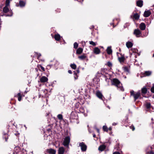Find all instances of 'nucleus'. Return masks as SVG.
<instances>
[{
  "label": "nucleus",
  "instance_id": "36",
  "mask_svg": "<svg viewBox=\"0 0 154 154\" xmlns=\"http://www.w3.org/2000/svg\"><path fill=\"white\" fill-rule=\"evenodd\" d=\"M106 65H107L109 67H111L112 66V63L109 61L107 63V64Z\"/></svg>",
  "mask_w": 154,
  "mask_h": 154
},
{
  "label": "nucleus",
  "instance_id": "7",
  "mask_svg": "<svg viewBox=\"0 0 154 154\" xmlns=\"http://www.w3.org/2000/svg\"><path fill=\"white\" fill-rule=\"evenodd\" d=\"M79 146L81 147V149L82 151L84 152L86 151L87 146L83 142L80 143L79 144Z\"/></svg>",
  "mask_w": 154,
  "mask_h": 154
},
{
  "label": "nucleus",
  "instance_id": "52",
  "mask_svg": "<svg viewBox=\"0 0 154 154\" xmlns=\"http://www.w3.org/2000/svg\"><path fill=\"white\" fill-rule=\"evenodd\" d=\"M93 137L94 138L96 137V135L95 134H93Z\"/></svg>",
  "mask_w": 154,
  "mask_h": 154
},
{
  "label": "nucleus",
  "instance_id": "24",
  "mask_svg": "<svg viewBox=\"0 0 154 154\" xmlns=\"http://www.w3.org/2000/svg\"><path fill=\"white\" fill-rule=\"evenodd\" d=\"M13 15V13L12 11H11L9 12V14H4V13L2 14L0 16H5L6 17H11Z\"/></svg>",
  "mask_w": 154,
  "mask_h": 154
},
{
  "label": "nucleus",
  "instance_id": "23",
  "mask_svg": "<svg viewBox=\"0 0 154 154\" xmlns=\"http://www.w3.org/2000/svg\"><path fill=\"white\" fill-rule=\"evenodd\" d=\"M3 138L5 139V141L7 142L8 140V134L5 133L3 132Z\"/></svg>",
  "mask_w": 154,
  "mask_h": 154
},
{
  "label": "nucleus",
  "instance_id": "16",
  "mask_svg": "<svg viewBox=\"0 0 154 154\" xmlns=\"http://www.w3.org/2000/svg\"><path fill=\"white\" fill-rule=\"evenodd\" d=\"M47 151L49 154H55L56 150L52 149H47Z\"/></svg>",
  "mask_w": 154,
  "mask_h": 154
},
{
  "label": "nucleus",
  "instance_id": "20",
  "mask_svg": "<svg viewBox=\"0 0 154 154\" xmlns=\"http://www.w3.org/2000/svg\"><path fill=\"white\" fill-rule=\"evenodd\" d=\"M106 52L107 53L109 54H111L112 52V50L111 49V47H108L106 49Z\"/></svg>",
  "mask_w": 154,
  "mask_h": 154
},
{
  "label": "nucleus",
  "instance_id": "46",
  "mask_svg": "<svg viewBox=\"0 0 154 154\" xmlns=\"http://www.w3.org/2000/svg\"><path fill=\"white\" fill-rule=\"evenodd\" d=\"M68 72L69 74H72V72L71 70H68Z\"/></svg>",
  "mask_w": 154,
  "mask_h": 154
},
{
  "label": "nucleus",
  "instance_id": "43",
  "mask_svg": "<svg viewBox=\"0 0 154 154\" xmlns=\"http://www.w3.org/2000/svg\"><path fill=\"white\" fill-rule=\"evenodd\" d=\"M36 53L37 54V55H38V58H39V57L41 56V55L40 54V53Z\"/></svg>",
  "mask_w": 154,
  "mask_h": 154
},
{
  "label": "nucleus",
  "instance_id": "1",
  "mask_svg": "<svg viewBox=\"0 0 154 154\" xmlns=\"http://www.w3.org/2000/svg\"><path fill=\"white\" fill-rule=\"evenodd\" d=\"M111 85H113L117 87L118 89L123 91L124 88L120 82L117 79L114 78L112 79L111 81Z\"/></svg>",
  "mask_w": 154,
  "mask_h": 154
},
{
  "label": "nucleus",
  "instance_id": "40",
  "mask_svg": "<svg viewBox=\"0 0 154 154\" xmlns=\"http://www.w3.org/2000/svg\"><path fill=\"white\" fill-rule=\"evenodd\" d=\"M80 105V103L79 102L76 103L75 104V107L76 108H78Z\"/></svg>",
  "mask_w": 154,
  "mask_h": 154
},
{
  "label": "nucleus",
  "instance_id": "49",
  "mask_svg": "<svg viewBox=\"0 0 154 154\" xmlns=\"http://www.w3.org/2000/svg\"><path fill=\"white\" fill-rule=\"evenodd\" d=\"M74 75H77V73H76L75 71H74Z\"/></svg>",
  "mask_w": 154,
  "mask_h": 154
},
{
  "label": "nucleus",
  "instance_id": "51",
  "mask_svg": "<svg viewBox=\"0 0 154 154\" xmlns=\"http://www.w3.org/2000/svg\"><path fill=\"white\" fill-rule=\"evenodd\" d=\"M76 72H77V73H79V69H78L76 70Z\"/></svg>",
  "mask_w": 154,
  "mask_h": 154
},
{
  "label": "nucleus",
  "instance_id": "48",
  "mask_svg": "<svg viewBox=\"0 0 154 154\" xmlns=\"http://www.w3.org/2000/svg\"><path fill=\"white\" fill-rule=\"evenodd\" d=\"M150 154H154V152L152 151H150L149 152Z\"/></svg>",
  "mask_w": 154,
  "mask_h": 154
},
{
  "label": "nucleus",
  "instance_id": "35",
  "mask_svg": "<svg viewBox=\"0 0 154 154\" xmlns=\"http://www.w3.org/2000/svg\"><path fill=\"white\" fill-rule=\"evenodd\" d=\"M78 44L76 42H75L74 44V48L75 49H77L78 47Z\"/></svg>",
  "mask_w": 154,
  "mask_h": 154
},
{
  "label": "nucleus",
  "instance_id": "28",
  "mask_svg": "<svg viewBox=\"0 0 154 154\" xmlns=\"http://www.w3.org/2000/svg\"><path fill=\"white\" fill-rule=\"evenodd\" d=\"M139 17L140 15L138 13H135L134 14L133 17L135 20H138L139 18Z\"/></svg>",
  "mask_w": 154,
  "mask_h": 154
},
{
  "label": "nucleus",
  "instance_id": "18",
  "mask_svg": "<svg viewBox=\"0 0 154 154\" xmlns=\"http://www.w3.org/2000/svg\"><path fill=\"white\" fill-rule=\"evenodd\" d=\"M3 12L5 13H7L8 12H9H9L11 11L9 10V9L8 7L5 6L3 8Z\"/></svg>",
  "mask_w": 154,
  "mask_h": 154
},
{
  "label": "nucleus",
  "instance_id": "32",
  "mask_svg": "<svg viewBox=\"0 0 154 154\" xmlns=\"http://www.w3.org/2000/svg\"><path fill=\"white\" fill-rule=\"evenodd\" d=\"M70 66L72 69H75L76 68V65L75 63L71 64Z\"/></svg>",
  "mask_w": 154,
  "mask_h": 154
},
{
  "label": "nucleus",
  "instance_id": "50",
  "mask_svg": "<svg viewBox=\"0 0 154 154\" xmlns=\"http://www.w3.org/2000/svg\"><path fill=\"white\" fill-rule=\"evenodd\" d=\"M108 129V130H109V131H111L112 130V128L111 127H110Z\"/></svg>",
  "mask_w": 154,
  "mask_h": 154
},
{
  "label": "nucleus",
  "instance_id": "17",
  "mask_svg": "<svg viewBox=\"0 0 154 154\" xmlns=\"http://www.w3.org/2000/svg\"><path fill=\"white\" fill-rule=\"evenodd\" d=\"M93 51L94 53L96 54H99L100 52V49L97 47L95 48Z\"/></svg>",
  "mask_w": 154,
  "mask_h": 154
},
{
  "label": "nucleus",
  "instance_id": "41",
  "mask_svg": "<svg viewBox=\"0 0 154 154\" xmlns=\"http://www.w3.org/2000/svg\"><path fill=\"white\" fill-rule=\"evenodd\" d=\"M55 64H54V65L55 66H58L59 64V62L58 61H57V60H56L55 61Z\"/></svg>",
  "mask_w": 154,
  "mask_h": 154
},
{
  "label": "nucleus",
  "instance_id": "26",
  "mask_svg": "<svg viewBox=\"0 0 154 154\" xmlns=\"http://www.w3.org/2000/svg\"><path fill=\"white\" fill-rule=\"evenodd\" d=\"M105 146L103 145L100 146L98 148V150L102 151L105 149Z\"/></svg>",
  "mask_w": 154,
  "mask_h": 154
},
{
  "label": "nucleus",
  "instance_id": "21",
  "mask_svg": "<svg viewBox=\"0 0 154 154\" xmlns=\"http://www.w3.org/2000/svg\"><path fill=\"white\" fill-rule=\"evenodd\" d=\"M83 49L80 48H79L76 50V54H80L83 52Z\"/></svg>",
  "mask_w": 154,
  "mask_h": 154
},
{
  "label": "nucleus",
  "instance_id": "47",
  "mask_svg": "<svg viewBox=\"0 0 154 154\" xmlns=\"http://www.w3.org/2000/svg\"><path fill=\"white\" fill-rule=\"evenodd\" d=\"M74 78L75 79H78V75H74Z\"/></svg>",
  "mask_w": 154,
  "mask_h": 154
},
{
  "label": "nucleus",
  "instance_id": "45",
  "mask_svg": "<svg viewBox=\"0 0 154 154\" xmlns=\"http://www.w3.org/2000/svg\"><path fill=\"white\" fill-rule=\"evenodd\" d=\"M131 128L132 129V131H134L135 129V128L133 126H131Z\"/></svg>",
  "mask_w": 154,
  "mask_h": 154
},
{
  "label": "nucleus",
  "instance_id": "31",
  "mask_svg": "<svg viewBox=\"0 0 154 154\" xmlns=\"http://www.w3.org/2000/svg\"><path fill=\"white\" fill-rule=\"evenodd\" d=\"M19 4L20 7H23L25 6V3L24 2L22 1L19 2Z\"/></svg>",
  "mask_w": 154,
  "mask_h": 154
},
{
  "label": "nucleus",
  "instance_id": "13",
  "mask_svg": "<svg viewBox=\"0 0 154 154\" xmlns=\"http://www.w3.org/2000/svg\"><path fill=\"white\" fill-rule=\"evenodd\" d=\"M151 14V13L149 10L145 11L143 14V16L145 17H149Z\"/></svg>",
  "mask_w": 154,
  "mask_h": 154
},
{
  "label": "nucleus",
  "instance_id": "60",
  "mask_svg": "<svg viewBox=\"0 0 154 154\" xmlns=\"http://www.w3.org/2000/svg\"><path fill=\"white\" fill-rule=\"evenodd\" d=\"M94 28V26H93V28Z\"/></svg>",
  "mask_w": 154,
  "mask_h": 154
},
{
  "label": "nucleus",
  "instance_id": "55",
  "mask_svg": "<svg viewBox=\"0 0 154 154\" xmlns=\"http://www.w3.org/2000/svg\"><path fill=\"white\" fill-rule=\"evenodd\" d=\"M116 125V124L115 123H113V124H112V125Z\"/></svg>",
  "mask_w": 154,
  "mask_h": 154
},
{
  "label": "nucleus",
  "instance_id": "4",
  "mask_svg": "<svg viewBox=\"0 0 154 154\" xmlns=\"http://www.w3.org/2000/svg\"><path fill=\"white\" fill-rule=\"evenodd\" d=\"M96 95L99 99L103 101L104 100L105 98L100 91H97L96 92Z\"/></svg>",
  "mask_w": 154,
  "mask_h": 154
},
{
  "label": "nucleus",
  "instance_id": "54",
  "mask_svg": "<svg viewBox=\"0 0 154 154\" xmlns=\"http://www.w3.org/2000/svg\"><path fill=\"white\" fill-rule=\"evenodd\" d=\"M48 131H51V130L50 129H49L48 130Z\"/></svg>",
  "mask_w": 154,
  "mask_h": 154
},
{
  "label": "nucleus",
  "instance_id": "6",
  "mask_svg": "<svg viewBox=\"0 0 154 154\" xmlns=\"http://www.w3.org/2000/svg\"><path fill=\"white\" fill-rule=\"evenodd\" d=\"M137 37H140L142 35L141 32L139 29H135L133 32Z\"/></svg>",
  "mask_w": 154,
  "mask_h": 154
},
{
  "label": "nucleus",
  "instance_id": "44",
  "mask_svg": "<svg viewBox=\"0 0 154 154\" xmlns=\"http://www.w3.org/2000/svg\"><path fill=\"white\" fill-rule=\"evenodd\" d=\"M113 154H120L119 152H115L113 153Z\"/></svg>",
  "mask_w": 154,
  "mask_h": 154
},
{
  "label": "nucleus",
  "instance_id": "34",
  "mask_svg": "<svg viewBox=\"0 0 154 154\" xmlns=\"http://www.w3.org/2000/svg\"><path fill=\"white\" fill-rule=\"evenodd\" d=\"M103 129L104 131H106V132H108V129L107 127L106 126H103Z\"/></svg>",
  "mask_w": 154,
  "mask_h": 154
},
{
  "label": "nucleus",
  "instance_id": "30",
  "mask_svg": "<svg viewBox=\"0 0 154 154\" xmlns=\"http://www.w3.org/2000/svg\"><path fill=\"white\" fill-rule=\"evenodd\" d=\"M38 67L40 69V70L41 69V70L42 71H45V69L44 67H43L42 66L39 65H38Z\"/></svg>",
  "mask_w": 154,
  "mask_h": 154
},
{
  "label": "nucleus",
  "instance_id": "11",
  "mask_svg": "<svg viewBox=\"0 0 154 154\" xmlns=\"http://www.w3.org/2000/svg\"><path fill=\"white\" fill-rule=\"evenodd\" d=\"M136 4L137 6L141 7L143 5V1L141 0H138L137 1Z\"/></svg>",
  "mask_w": 154,
  "mask_h": 154
},
{
  "label": "nucleus",
  "instance_id": "25",
  "mask_svg": "<svg viewBox=\"0 0 154 154\" xmlns=\"http://www.w3.org/2000/svg\"><path fill=\"white\" fill-rule=\"evenodd\" d=\"M151 74V72L150 71H146L144 72V76H149Z\"/></svg>",
  "mask_w": 154,
  "mask_h": 154
},
{
  "label": "nucleus",
  "instance_id": "39",
  "mask_svg": "<svg viewBox=\"0 0 154 154\" xmlns=\"http://www.w3.org/2000/svg\"><path fill=\"white\" fill-rule=\"evenodd\" d=\"M10 2L9 0H6V4L5 6L8 7L9 5Z\"/></svg>",
  "mask_w": 154,
  "mask_h": 154
},
{
  "label": "nucleus",
  "instance_id": "37",
  "mask_svg": "<svg viewBox=\"0 0 154 154\" xmlns=\"http://www.w3.org/2000/svg\"><path fill=\"white\" fill-rule=\"evenodd\" d=\"M57 118L60 120H61L63 119V116L61 114H59L57 115Z\"/></svg>",
  "mask_w": 154,
  "mask_h": 154
},
{
  "label": "nucleus",
  "instance_id": "15",
  "mask_svg": "<svg viewBox=\"0 0 154 154\" xmlns=\"http://www.w3.org/2000/svg\"><path fill=\"white\" fill-rule=\"evenodd\" d=\"M76 113L74 112H72L70 114V118L71 119H74L76 118Z\"/></svg>",
  "mask_w": 154,
  "mask_h": 154
},
{
  "label": "nucleus",
  "instance_id": "59",
  "mask_svg": "<svg viewBox=\"0 0 154 154\" xmlns=\"http://www.w3.org/2000/svg\"><path fill=\"white\" fill-rule=\"evenodd\" d=\"M151 120H153V118H152Z\"/></svg>",
  "mask_w": 154,
  "mask_h": 154
},
{
  "label": "nucleus",
  "instance_id": "10",
  "mask_svg": "<svg viewBox=\"0 0 154 154\" xmlns=\"http://www.w3.org/2000/svg\"><path fill=\"white\" fill-rule=\"evenodd\" d=\"M58 151V154H63L65 151V149L63 147H60L59 148Z\"/></svg>",
  "mask_w": 154,
  "mask_h": 154
},
{
  "label": "nucleus",
  "instance_id": "58",
  "mask_svg": "<svg viewBox=\"0 0 154 154\" xmlns=\"http://www.w3.org/2000/svg\"><path fill=\"white\" fill-rule=\"evenodd\" d=\"M48 114H48V113H46V116H48Z\"/></svg>",
  "mask_w": 154,
  "mask_h": 154
},
{
  "label": "nucleus",
  "instance_id": "12",
  "mask_svg": "<svg viewBox=\"0 0 154 154\" xmlns=\"http://www.w3.org/2000/svg\"><path fill=\"white\" fill-rule=\"evenodd\" d=\"M87 58V57L86 54H83L79 56L78 57V58L81 60H83Z\"/></svg>",
  "mask_w": 154,
  "mask_h": 154
},
{
  "label": "nucleus",
  "instance_id": "53",
  "mask_svg": "<svg viewBox=\"0 0 154 154\" xmlns=\"http://www.w3.org/2000/svg\"><path fill=\"white\" fill-rule=\"evenodd\" d=\"M96 130H97V132H98V133H99V130L98 129V128H97L96 129Z\"/></svg>",
  "mask_w": 154,
  "mask_h": 154
},
{
  "label": "nucleus",
  "instance_id": "5",
  "mask_svg": "<svg viewBox=\"0 0 154 154\" xmlns=\"http://www.w3.org/2000/svg\"><path fill=\"white\" fill-rule=\"evenodd\" d=\"M120 55V56H119V55L118 54V60L122 64L124 62L125 58V57L124 55H122L121 54H119Z\"/></svg>",
  "mask_w": 154,
  "mask_h": 154
},
{
  "label": "nucleus",
  "instance_id": "19",
  "mask_svg": "<svg viewBox=\"0 0 154 154\" xmlns=\"http://www.w3.org/2000/svg\"><path fill=\"white\" fill-rule=\"evenodd\" d=\"M147 88L145 87H143V88L141 89V92L142 94V95L143 96L144 94H145L147 92Z\"/></svg>",
  "mask_w": 154,
  "mask_h": 154
},
{
  "label": "nucleus",
  "instance_id": "14",
  "mask_svg": "<svg viewBox=\"0 0 154 154\" xmlns=\"http://www.w3.org/2000/svg\"><path fill=\"white\" fill-rule=\"evenodd\" d=\"M139 28L142 30H144L146 28V25L145 24L143 23H141L140 25Z\"/></svg>",
  "mask_w": 154,
  "mask_h": 154
},
{
  "label": "nucleus",
  "instance_id": "38",
  "mask_svg": "<svg viewBox=\"0 0 154 154\" xmlns=\"http://www.w3.org/2000/svg\"><path fill=\"white\" fill-rule=\"evenodd\" d=\"M89 43L91 45L94 46H95L96 45V44L95 42H93L92 41H89Z\"/></svg>",
  "mask_w": 154,
  "mask_h": 154
},
{
  "label": "nucleus",
  "instance_id": "57",
  "mask_svg": "<svg viewBox=\"0 0 154 154\" xmlns=\"http://www.w3.org/2000/svg\"><path fill=\"white\" fill-rule=\"evenodd\" d=\"M47 91V89H45L44 90V91Z\"/></svg>",
  "mask_w": 154,
  "mask_h": 154
},
{
  "label": "nucleus",
  "instance_id": "27",
  "mask_svg": "<svg viewBox=\"0 0 154 154\" xmlns=\"http://www.w3.org/2000/svg\"><path fill=\"white\" fill-rule=\"evenodd\" d=\"M60 38V35L58 34H56L54 35V38L57 41H59Z\"/></svg>",
  "mask_w": 154,
  "mask_h": 154
},
{
  "label": "nucleus",
  "instance_id": "33",
  "mask_svg": "<svg viewBox=\"0 0 154 154\" xmlns=\"http://www.w3.org/2000/svg\"><path fill=\"white\" fill-rule=\"evenodd\" d=\"M146 107L147 109L152 108L150 103H147L146 105Z\"/></svg>",
  "mask_w": 154,
  "mask_h": 154
},
{
  "label": "nucleus",
  "instance_id": "9",
  "mask_svg": "<svg viewBox=\"0 0 154 154\" xmlns=\"http://www.w3.org/2000/svg\"><path fill=\"white\" fill-rule=\"evenodd\" d=\"M130 66H125L123 67L124 72L126 73L127 74L130 73Z\"/></svg>",
  "mask_w": 154,
  "mask_h": 154
},
{
  "label": "nucleus",
  "instance_id": "8",
  "mask_svg": "<svg viewBox=\"0 0 154 154\" xmlns=\"http://www.w3.org/2000/svg\"><path fill=\"white\" fill-rule=\"evenodd\" d=\"M48 80V79L47 77L45 76H43L40 78L39 81L38 82H40L42 83H45L47 82Z\"/></svg>",
  "mask_w": 154,
  "mask_h": 154
},
{
  "label": "nucleus",
  "instance_id": "2",
  "mask_svg": "<svg viewBox=\"0 0 154 154\" xmlns=\"http://www.w3.org/2000/svg\"><path fill=\"white\" fill-rule=\"evenodd\" d=\"M131 95L133 96L134 97V101H135L137 99L141 96V93L140 91H138V92L134 93V91L132 90L130 91Z\"/></svg>",
  "mask_w": 154,
  "mask_h": 154
},
{
  "label": "nucleus",
  "instance_id": "3",
  "mask_svg": "<svg viewBox=\"0 0 154 154\" xmlns=\"http://www.w3.org/2000/svg\"><path fill=\"white\" fill-rule=\"evenodd\" d=\"M70 141V137L69 136L66 137L64 139L63 144L66 146H68Z\"/></svg>",
  "mask_w": 154,
  "mask_h": 154
},
{
  "label": "nucleus",
  "instance_id": "42",
  "mask_svg": "<svg viewBox=\"0 0 154 154\" xmlns=\"http://www.w3.org/2000/svg\"><path fill=\"white\" fill-rule=\"evenodd\" d=\"M151 91L152 93H154V86H152L151 88Z\"/></svg>",
  "mask_w": 154,
  "mask_h": 154
},
{
  "label": "nucleus",
  "instance_id": "29",
  "mask_svg": "<svg viewBox=\"0 0 154 154\" xmlns=\"http://www.w3.org/2000/svg\"><path fill=\"white\" fill-rule=\"evenodd\" d=\"M17 95L18 98V100L19 101H20L21 100L22 94H21L20 93H18Z\"/></svg>",
  "mask_w": 154,
  "mask_h": 154
},
{
  "label": "nucleus",
  "instance_id": "56",
  "mask_svg": "<svg viewBox=\"0 0 154 154\" xmlns=\"http://www.w3.org/2000/svg\"><path fill=\"white\" fill-rule=\"evenodd\" d=\"M103 69L104 70V69H101V72H102V71H103Z\"/></svg>",
  "mask_w": 154,
  "mask_h": 154
},
{
  "label": "nucleus",
  "instance_id": "22",
  "mask_svg": "<svg viewBox=\"0 0 154 154\" xmlns=\"http://www.w3.org/2000/svg\"><path fill=\"white\" fill-rule=\"evenodd\" d=\"M133 45V43L130 42H128L126 43V46L128 48H131Z\"/></svg>",
  "mask_w": 154,
  "mask_h": 154
}]
</instances>
